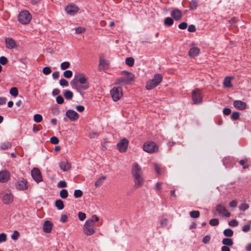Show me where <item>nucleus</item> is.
<instances>
[{
  "label": "nucleus",
  "mask_w": 251,
  "mask_h": 251,
  "mask_svg": "<svg viewBox=\"0 0 251 251\" xmlns=\"http://www.w3.org/2000/svg\"><path fill=\"white\" fill-rule=\"evenodd\" d=\"M55 205L58 210H62L64 207L63 202L61 200H57L55 202Z\"/></svg>",
  "instance_id": "obj_29"
},
{
  "label": "nucleus",
  "mask_w": 251,
  "mask_h": 251,
  "mask_svg": "<svg viewBox=\"0 0 251 251\" xmlns=\"http://www.w3.org/2000/svg\"><path fill=\"white\" fill-rule=\"evenodd\" d=\"M6 235L4 233L0 234V243L5 242L6 241Z\"/></svg>",
  "instance_id": "obj_54"
},
{
  "label": "nucleus",
  "mask_w": 251,
  "mask_h": 251,
  "mask_svg": "<svg viewBox=\"0 0 251 251\" xmlns=\"http://www.w3.org/2000/svg\"><path fill=\"white\" fill-rule=\"evenodd\" d=\"M174 20L171 17H167L165 19L164 23L165 25L168 26H172L174 24Z\"/></svg>",
  "instance_id": "obj_33"
},
{
  "label": "nucleus",
  "mask_w": 251,
  "mask_h": 251,
  "mask_svg": "<svg viewBox=\"0 0 251 251\" xmlns=\"http://www.w3.org/2000/svg\"><path fill=\"white\" fill-rule=\"evenodd\" d=\"M154 169L157 174L160 175L161 174L160 166L158 164H154Z\"/></svg>",
  "instance_id": "obj_59"
},
{
  "label": "nucleus",
  "mask_w": 251,
  "mask_h": 251,
  "mask_svg": "<svg viewBox=\"0 0 251 251\" xmlns=\"http://www.w3.org/2000/svg\"><path fill=\"white\" fill-rule=\"evenodd\" d=\"M63 75L67 78L71 77L73 75V73L71 70H66L63 73Z\"/></svg>",
  "instance_id": "obj_43"
},
{
  "label": "nucleus",
  "mask_w": 251,
  "mask_h": 251,
  "mask_svg": "<svg viewBox=\"0 0 251 251\" xmlns=\"http://www.w3.org/2000/svg\"><path fill=\"white\" fill-rule=\"evenodd\" d=\"M198 6V1L197 0H191L190 1V5L189 6L190 10H195Z\"/></svg>",
  "instance_id": "obj_28"
},
{
  "label": "nucleus",
  "mask_w": 251,
  "mask_h": 251,
  "mask_svg": "<svg viewBox=\"0 0 251 251\" xmlns=\"http://www.w3.org/2000/svg\"><path fill=\"white\" fill-rule=\"evenodd\" d=\"M251 229V226L250 225H246L243 226L242 228L243 231L247 232Z\"/></svg>",
  "instance_id": "obj_62"
},
{
  "label": "nucleus",
  "mask_w": 251,
  "mask_h": 251,
  "mask_svg": "<svg viewBox=\"0 0 251 251\" xmlns=\"http://www.w3.org/2000/svg\"><path fill=\"white\" fill-rule=\"evenodd\" d=\"M2 201L4 203L8 204L13 201V196L10 193H6L3 197Z\"/></svg>",
  "instance_id": "obj_22"
},
{
  "label": "nucleus",
  "mask_w": 251,
  "mask_h": 251,
  "mask_svg": "<svg viewBox=\"0 0 251 251\" xmlns=\"http://www.w3.org/2000/svg\"><path fill=\"white\" fill-rule=\"evenodd\" d=\"M93 220H87L83 227V231L84 233L87 235L90 236L95 233L94 226L93 224Z\"/></svg>",
  "instance_id": "obj_6"
},
{
  "label": "nucleus",
  "mask_w": 251,
  "mask_h": 251,
  "mask_svg": "<svg viewBox=\"0 0 251 251\" xmlns=\"http://www.w3.org/2000/svg\"><path fill=\"white\" fill-rule=\"evenodd\" d=\"M52 227V223L50 221L47 220L43 224V230L45 232L49 233L51 232Z\"/></svg>",
  "instance_id": "obj_21"
},
{
  "label": "nucleus",
  "mask_w": 251,
  "mask_h": 251,
  "mask_svg": "<svg viewBox=\"0 0 251 251\" xmlns=\"http://www.w3.org/2000/svg\"><path fill=\"white\" fill-rule=\"evenodd\" d=\"M122 73V74L126 75L127 77H131L133 78V79H134V75L132 73L127 71H123Z\"/></svg>",
  "instance_id": "obj_53"
},
{
  "label": "nucleus",
  "mask_w": 251,
  "mask_h": 251,
  "mask_svg": "<svg viewBox=\"0 0 251 251\" xmlns=\"http://www.w3.org/2000/svg\"><path fill=\"white\" fill-rule=\"evenodd\" d=\"M31 176L33 179L37 183H39L43 181L41 172L37 168H34L31 171Z\"/></svg>",
  "instance_id": "obj_9"
},
{
  "label": "nucleus",
  "mask_w": 251,
  "mask_h": 251,
  "mask_svg": "<svg viewBox=\"0 0 251 251\" xmlns=\"http://www.w3.org/2000/svg\"><path fill=\"white\" fill-rule=\"evenodd\" d=\"M171 15L176 21H179L182 17V12L179 9L175 8L171 12Z\"/></svg>",
  "instance_id": "obj_17"
},
{
  "label": "nucleus",
  "mask_w": 251,
  "mask_h": 251,
  "mask_svg": "<svg viewBox=\"0 0 251 251\" xmlns=\"http://www.w3.org/2000/svg\"><path fill=\"white\" fill-rule=\"evenodd\" d=\"M33 120L36 123H40L43 120L42 116L39 114H36L34 115Z\"/></svg>",
  "instance_id": "obj_39"
},
{
  "label": "nucleus",
  "mask_w": 251,
  "mask_h": 251,
  "mask_svg": "<svg viewBox=\"0 0 251 251\" xmlns=\"http://www.w3.org/2000/svg\"><path fill=\"white\" fill-rule=\"evenodd\" d=\"M70 84L73 89H76V91L79 92L81 95H82L81 93V91L82 90L81 88H80V85H79L78 80L76 79V75L75 76V78L70 82Z\"/></svg>",
  "instance_id": "obj_14"
},
{
  "label": "nucleus",
  "mask_w": 251,
  "mask_h": 251,
  "mask_svg": "<svg viewBox=\"0 0 251 251\" xmlns=\"http://www.w3.org/2000/svg\"><path fill=\"white\" fill-rule=\"evenodd\" d=\"M163 76L160 74H156L152 79L147 82L146 88L150 90L156 87L162 80Z\"/></svg>",
  "instance_id": "obj_2"
},
{
  "label": "nucleus",
  "mask_w": 251,
  "mask_h": 251,
  "mask_svg": "<svg viewBox=\"0 0 251 251\" xmlns=\"http://www.w3.org/2000/svg\"><path fill=\"white\" fill-rule=\"evenodd\" d=\"M226 209L222 205L219 204H218L216 206V210L219 213V214H223L224 213L225 211H226Z\"/></svg>",
  "instance_id": "obj_30"
},
{
  "label": "nucleus",
  "mask_w": 251,
  "mask_h": 251,
  "mask_svg": "<svg viewBox=\"0 0 251 251\" xmlns=\"http://www.w3.org/2000/svg\"><path fill=\"white\" fill-rule=\"evenodd\" d=\"M19 236V233L18 231L15 230L14 231L13 233L11 235V238L13 240L17 239L18 236Z\"/></svg>",
  "instance_id": "obj_61"
},
{
  "label": "nucleus",
  "mask_w": 251,
  "mask_h": 251,
  "mask_svg": "<svg viewBox=\"0 0 251 251\" xmlns=\"http://www.w3.org/2000/svg\"><path fill=\"white\" fill-rule=\"evenodd\" d=\"M222 244L225 245L224 246H232L233 244V242L231 238H225L223 239Z\"/></svg>",
  "instance_id": "obj_27"
},
{
  "label": "nucleus",
  "mask_w": 251,
  "mask_h": 251,
  "mask_svg": "<svg viewBox=\"0 0 251 251\" xmlns=\"http://www.w3.org/2000/svg\"><path fill=\"white\" fill-rule=\"evenodd\" d=\"M10 95L14 97H16L18 95V90L16 87H12L9 91Z\"/></svg>",
  "instance_id": "obj_40"
},
{
  "label": "nucleus",
  "mask_w": 251,
  "mask_h": 251,
  "mask_svg": "<svg viewBox=\"0 0 251 251\" xmlns=\"http://www.w3.org/2000/svg\"><path fill=\"white\" fill-rule=\"evenodd\" d=\"M5 44L6 48L8 49H12L17 46L15 40L12 38H6Z\"/></svg>",
  "instance_id": "obj_16"
},
{
  "label": "nucleus",
  "mask_w": 251,
  "mask_h": 251,
  "mask_svg": "<svg viewBox=\"0 0 251 251\" xmlns=\"http://www.w3.org/2000/svg\"><path fill=\"white\" fill-rule=\"evenodd\" d=\"M190 217L192 218H197L200 216V213L199 211H192L189 213Z\"/></svg>",
  "instance_id": "obj_37"
},
{
  "label": "nucleus",
  "mask_w": 251,
  "mask_h": 251,
  "mask_svg": "<svg viewBox=\"0 0 251 251\" xmlns=\"http://www.w3.org/2000/svg\"><path fill=\"white\" fill-rule=\"evenodd\" d=\"M18 21L22 24H28L31 20V15L30 13L26 10L21 12L18 15Z\"/></svg>",
  "instance_id": "obj_3"
},
{
  "label": "nucleus",
  "mask_w": 251,
  "mask_h": 251,
  "mask_svg": "<svg viewBox=\"0 0 251 251\" xmlns=\"http://www.w3.org/2000/svg\"><path fill=\"white\" fill-rule=\"evenodd\" d=\"M249 208V205L246 203L241 204L239 206V208L240 209V210L242 211H245L247 210Z\"/></svg>",
  "instance_id": "obj_52"
},
{
  "label": "nucleus",
  "mask_w": 251,
  "mask_h": 251,
  "mask_svg": "<svg viewBox=\"0 0 251 251\" xmlns=\"http://www.w3.org/2000/svg\"><path fill=\"white\" fill-rule=\"evenodd\" d=\"M66 115L71 121H75L79 118L78 114L74 110H67L66 112Z\"/></svg>",
  "instance_id": "obj_12"
},
{
  "label": "nucleus",
  "mask_w": 251,
  "mask_h": 251,
  "mask_svg": "<svg viewBox=\"0 0 251 251\" xmlns=\"http://www.w3.org/2000/svg\"><path fill=\"white\" fill-rule=\"evenodd\" d=\"M10 178V174L7 171L0 172V182L4 183L8 180Z\"/></svg>",
  "instance_id": "obj_18"
},
{
  "label": "nucleus",
  "mask_w": 251,
  "mask_h": 251,
  "mask_svg": "<svg viewBox=\"0 0 251 251\" xmlns=\"http://www.w3.org/2000/svg\"><path fill=\"white\" fill-rule=\"evenodd\" d=\"M110 94L114 101H117L120 100L123 95L121 87H113L110 91Z\"/></svg>",
  "instance_id": "obj_8"
},
{
  "label": "nucleus",
  "mask_w": 251,
  "mask_h": 251,
  "mask_svg": "<svg viewBox=\"0 0 251 251\" xmlns=\"http://www.w3.org/2000/svg\"><path fill=\"white\" fill-rule=\"evenodd\" d=\"M11 144L9 142H3L0 145V148L2 150H7L11 148Z\"/></svg>",
  "instance_id": "obj_31"
},
{
  "label": "nucleus",
  "mask_w": 251,
  "mask_h": 251,
  "mask_svg": "<svg viewBox=\"0 0 251 251\" xmlns=\"http://www.w3.org/2000/svg\"><path fill=\"white\" fill-rule=\"evenodd\" d=\"M63 95L65 99L67 100H71L74 96L73 92L69 90H64Z\"/></svg>",
  "instance_id": "obj_26"
},
{
  "label": "nucleus",
  "mask_w": 251,
  "mask_h": 251,
  "mask_svg": "<svg viewBox=\"0 0 251 251\" xmlns=\"http://www.w3.org/2000/svg\"><path fill=\"white\" fill-rule=\"evenodd\" d=\"M16 187L17 189L24 190L27 188V181L24 179L20 180L16 184Z\"/></svg>",
  "instance_id": "obj_19"
},
{
  "label": "nucleus",
  "mask_w": 251,
  "mask_h": 251,
  "mask_svg": "<svg viewBox=\"0 0 251 251\" xmlns=\"http://www.w3.org/2000/svg\"><path fill=\"white\" fill-rule=\"evenodd\" d=\"M78 218L80 221H83L86 218V214L84 213L79 212L78 214Z\"/></svg>",
  "instance_id": "obj_58"
},
{
  "label": "nucleus",
  "mask_w": 251,
  "mask_h": 251,
  "mask_svg": "<svg viewBox=\"0 0 251 251\" xmlns=\"http://www.w3.org/2000/svg\"><path fill=\"white\" fill-rule=\"evenodd\" d=\"M240 113L238 112H233L231 115V119L232 121H236L239 119Z\"/></svg>",
  "instance_id": "obj_38"
},
{
  "label": "nucleus",
  "mask_w": 251,
  "mask_h": 251,
  "mask_svg": "<svg viewBox=\"0 0 251 251\" xmlns=\"http://www.w3.org/2000/svg\"><path fill=\"white\" fill-rule=\"evenodd\" d=\"M57 186L58 188H65L67 186V184L65 181L61 180L58 183Z\"/></svg>",
  "instance_id": "obj_46"
},
{
  "label": "nucleus",
  "mask_w": 251,
  "mask_h": 251,
  "mask_svg": "<svg viewBox=\"0 0 251 251\" xmlns=\"http://www.w3.org/2000/svg\"><path fill=\"white\" fill-rule=\"evenodd\" d=\"M85 30V28L81 27H77L75 29V33L77 34L82 33L84 32Z\"/></svg>",
  "instance_id": "obj_56"
},
{
  "label": "nucleus",
  "mask_w": 251,
  "mask_h": 251,
  "mask_svg": "<svg viewBox=\"0 0 251 251\" xmlns=\"http://www.w3.org/2000/svg\"><path fill=\"white\" fill-rule=\"evenodd\" d=\"M143 150L148 153H152L158 150V146L153 142H147L143 145Z\"/></svg>",
  "instance_id": "obj_5"
},
{
  "label": "nucleus",
  "mask_w": 251,
  "mask_h": 251,
  "mask_svg": "<svg viewBox=\"0 0 251 251\" xmlns=\"http://www.w3.org/2000/svg\"><path fill=\"white\" fill-rule=\"evenodd\" d=\"M131 174L135 183L134 187L136 188H140L143 184L144 178L141 167L136 162L134 163L132 166Z\"/></svg>",
  "instance_id": "obj_1"
},
{
  "label": "nucleus",
  "mask_w": 251,
  "mask_h": 251,
  "mask_svg": "<svg viewBox=\"0 0 251 251\" xmlns=\"http://www.w3.org/2000/svg\"><path fill=\"white\" fill-rule=\"evenodd\" d=\"M8 59L5 56H1L0 57V64L4 65L7 64Z\"/></svg>",
  "instance_id": "obj_51"
},
{
  "label": "nucleus",
  "mask_w": 251,
  "mask_h": 251,
  "mask_svg": "<svg viewBox=\"0 0 251 251\" xmlns=\"http://www.w3.org/2000/svg\"><path fill=\"white\" fill-rule=\"evenodd\" d=\"M224 235L227 237H231L233 235V231L230 228H226L223 232Z\"/></svg>",
  "instance_id": "obj_32"
},
{
  "label": "nucleus",
  "mask_w": 251,
  "mask_h": 251,
  "mask_svg": "<svg viewBox=\"0 0 251 251\" xmlns=\"http://www.w3.org/2000/svg\"><path fill=\"white\" fill-rule=\"evenodd\" d=\"M56 101L58 104H61L64 103V100L62 96H61V95H58L56 98Z\"/></svg>",
  "instance_id": "obj_48"
},
{
  "label": "nucleus",
  "mask_w": 251,
  "mask_h": 251,
  "mask_svg": "<svg viewBox=\"0 0 251 251\" xmlns=\"http://www.w3.org/2000/svg\"><path fill=\"white\" fill-rule=\"evenodd\" d=\"M188 30L189 32H193L196 31V27L193 25H190L188 28Z\"/></svg>",
  "instance_id": "obj_63"
},
{
  "label": "nucleus",
  "mask_w": 251,
  "mask_h": 251,
  "mask_svg": "<svg viewBox=\"0 0 251 251\" xmlns=\"http://www.w3.org/2000/svg\"><path fill=\"white\" fill-rule=\"evenodd\" d=\"M51 72V70L49 67H45L43 69V73L46 75H49Z\"/></svg>",
  "instance_id": "obj_50"
},
{
  "label": "nucleus",
  "mask_w": 251,
  "mask_h": 251,
  "mask_svg": "<svg viewBox=\"0 0 251 251\" xmlns=\"http://www.w3.org/2000/svg\"><path fill=\"white\" fill-rule=\"evenodd\" d=\"M223 163L226 168L231 167L233 165V158L229 156L225 157L223 159Z\"/></svg>",
  "instance_id": "obj_20"
},
{
  "label": "nucleus",
  "mask_w": 251,
  "mask_h": 251,
  "mask_svg": "<svg viewBox=\"0 0 251 251\" xmlns=\"http://www.w3.org/2000/svg\"><path fill=\"white\" fill-rule=\"evenodd\" d=\"M231 112V109L229 108H225L223 110V113L225 115H228Z\"/></svg>",
  "instance_id": "obj_64"
},
{
  "label": "nucleus",
  "mask_w": 251,
  "mask_h": 251,
  "mask_svg": "<svg viewBox=\"0 0 251 251\" xmlns=\"http://www.w3.org/2000/svg\"><path fill=\"white\" fill-rule=\"evenodd\" d=\"M133 80L131 77H121L116 79L115 83L120 85L128 84L130 81Z\"/></svg>",
  "instance_id": "obj_11"
},
{
  "label": "nucleus",
  "mask_w": 251,
  "mask_h": 251,
  "mask_svg": "<svg viewBox=\"0 0 251 251\" xmlns=\"http://www.w3.org/2000/svg\"><path fill=\"white\" fill-rule=\"evenodd\" d=\"M233 77L231 76H226L224 80V85L226 88H231L232 87V85L231 83V80Z\"/></svg>",
  "instance_id": "obj_24"
},
{
  "label": "nucleus",
  "mask_w": 251,
  "mask_h": 251,
  "mask_svg": "<svg viewBox=\"0 0 251 251\" xmlns=\"http://www.w3.org/2000/svg\"><path fill=\"white\" fill-rule=\"evenodd\" d=\"M83 195V192L81 190L77 189L74 191V196L75 198L81 197Z\"/></svg>",
  "instance_id": "obj_42"
},
{
  "label": "nucleus",
  "mask_w": 251,
  "mask_h": 251,
  "mask_svg": "<svg viewBox=\"0 0 251 251\" xmlns=\"http://www.w3.org/2000/svg\"><path fill=\"white\" fill-rule=\"evenodd\" d=\"M228 225L231 226H236L238 225V222L236 220H232L228 223Z\"/></svg>",
  "instance_id": "obj_57"
},
{
  "label": "nucleus",
  "mask_w": 251,
  "mask_h": 251,
  "mask_svg": "<svg viewBox=\"0 0 251 251\" xmlns=\"http://www.w3.org/2000/svg\"><path fill=\"white\" fill-rule=\"evenodd\" d=\"M126 63L129 67H132L134 63V60L132 57H127L126 59Z\"/></svg>",
  "instance_id": "obj_36"
},
{
  "label": "nucleus",
  "mask_w": 251,
  "mask_h": 251,
  "mask_svg": "<svg viewBox=\"0 0 251 251\" xmlns=\"http://www.w3.org/2000/svg\"><path fill=\"white\" fill-rule=\"evenodd\" d=\"M168 225V220L166 218H163L160 221V226L162 228L167 227Z\"/></svg>",
  "instance_id": "obj_41"
},
{
  "label": "nucleus",
  "mask_w": 251,
  "mask_h": 251,
  "mask_svg": "<svg viewBox=\"0 0 251 251\" xmlns=\"http://www.w3.org/2000/svg\"><path fill=\"white\" fill-rule=\"evenodd\" d=\"M200 49L196 47L191 48L189 52V55L191 57H194L197 56L200 53Z\"/></svg>",
  "instance_id": "obj_23"
},
{
  "label": "nucleus",
  "mask_w": 251,
  "mask_h": 251,
  "mask_svg": "<svg viewBox=\"0 0 251 251\" xmlns=\"http://www.w3.org/2000/svg\"><path fill=\"white\" fill-rule=\"evenodd\" d=\"M50 142L52 144L56 145L59 143V140L58 138L57 137H56V136H52L50 139Z\"/></svg>",
  "instance_id": "obj_49"
},
{
  "label": "nucleus",
  "mask_w": 251,
  "mask_h": 251,
  "mask_svg": "<svg viewBox=\"0 0 251 251\" xmlns=\"http://www.w3.org/2000/svg\"><path fill=\"white\" fill-rule=\"evenodd\" d=\"M70 63L69 62H63L61 64L60 67L62 70H65L68 69L70 66Z\"/></svg>",
  "instance_id": "obj_45"
},
{
  "label": "nucleus",
  "mask_w": 251,
  "mask_h": 251,
  "mask_svg": "<svg viewBox=\"0 0 251 251\" xmlns=\"http://www.w3.org/2000/svg\"><path fill=\"white\" fill-rule=\"evenodd\" d=\"M192 99L195 104H200L202 102V96L200 89L196 88L192 91Z\"/></svg>",
  "instance_id": "obj_4"
},
{
  "label": "nucleus",
  "mask_w": 251,
  "mask_h": 251,
  "mask_svg": "<svg viewBox=\"0 0 251 251\" xmlns=\"http://www.w3.org/2000/svg\"><path fill=\"white\" fill-rule=\"evenodd\" d=\"M59 84L63 87H67L69 85L68 82L64 78H62L60 80Z\"/></svg>",
  "instance_id": "obj_47"
},
{
  "label": "nucleus",
  "mask_w": 251,
  "mask_h": 251,
  "mask_svg": "<svg viewBox=\"0 0 251 251\" xmlns=\"http://www.w3.org/2000/svg\"><path fill=\"white\" fill-rule=\"evenodd\" d=\"M60 168L63 171H67L71 168V164L67 162H61L59 164Z\"/></svg>",
  "instance_id": "obj_25"
},
{
  "label": "nucleus",
  "mask_w": 251,
  "mask_h": 251,
  "mask_svg": "<svg viewBox=\"0 0 251 251\" xmlns=\"http://www.w3.org/2000/svg\"><path fill=\"white\" fill-rule=\"evenodd\" d=\"M219 224V220L217 219H212L209 221V224L212 226H217Z\"/></svg>",
  "instance_id": "obj_44"
},
{
  "label": "nucleus",
  "mask_w": 251,
  "mask_h": 251,
  "mask_svg": "<svg viewBox=\"0 0 251 251\" xmlns=\"http://www.w3.org/2000/svg\"><path fill=\"white\" fill-rule=\"evenodd\" d=\"M128 144V141L126 138H123L117 143V148L121 152L126 151L127 150Z\"/></svg>",
  "instance_id": "obj_10"
},
{
  "label": "nucleus",
  "mask_w": 251,
  "mask_h": 251,
  "mask_svg": "<svg viewBox=\"0 0 251 251\" xmlns=\"http://www.w3.org/2000/svg\"><path fill=\"white\" fill-rule=\"evenodd\" d=\"M233 105L235 108L240 110H245L247 107L246 103L240 100H234Z\"/></svg>",
  "instance_id": "obj_15"
},
{
  "label": "nucleus",
  "mask_w": 251,
  "mask_h": 251,
  "mask_svg": "<svg viewBox=\"0 0 251 251\" xmlns=\"http://www.w3.org/2000/svg\"><path fill=\"white\" fill-rule=\"evenodd\" d=\"M59 195L61 198L62 199H66L68 196V192L66 189H62L60 191Z\"/></svg>",
  "instance_id": "obj_35"
},
{
  "label": "nucleus",
  "mask_w": 251,
  "mask_h": 251,
  "mask_svg": "<svg viewBox=\"0 0 251 251\" xmlns=\"http://www.w3.org/2000/svg\"><path fill=\"white\" fill-rule=\"evenodd\" d=\"M78 9V7L76 5L71 4L66 7L65 11L68 14L73 15L77 12Z\"/></svg>",
  "instance_id": "obj_13"
},
{
  "label": "nucleus",
  "mask_w": 251,
  "mask_h": 251,
  "mask_svg": "<svg viewBox=\"0 0 251 251\" xmlns=\"http://www.w3.org/2000/svg\"><path fill=\"white\" fill-rule=\"evenodd\" d=\"M105 176H102L100 177L95 183V186L96 187L100 186L101 184H102L104 181V180L106 179Z\"/></svg>",
  "instance_id": "obj_34"
},
{
  "label": "nucleus",
  "mask_w": 251,
  "mask_h": 251,
  "mask_svg": "<svg viewBox=\"0 0 251 251\" xmlns=\"http://www.w3.org/2000/svg\"><path fill=\"white\" fill-rule=\"evenodd\" d=\"M76 76V79L80 85L82 90H85L89 87V83L87 81L88 78L84 76L81 74H78Z\"/></svg>",
  "instance_id": "obj_7"
},
{
  "label": "nucleus",
  "mask_w": 251,
  "mask_h": 251,
  "mask_svg": "<svg viewBox=\"0 0 251 251\" xmlns=\"http://www.w3.org/2000/svg\"><path fill=\"white\" fill-rule=\"evenodd\" d=\"M187 24L186 22H182L178 25V27L179 29H185L187 28Z\"/></svg>",
  "instance_id": "obj_55"
},
{
  "label": "nucleus",
  "mask_w": 251,
  "mask_h": 251,
  "mask_svg": "<svg viewBox=\"0 0 251 251\" xmlns=\"http://www.w3.org/2000/svg\"><path fill=\"white\" fill-rule=\"evenodd\" d=\"M210 240V236L209 235L205 236L202 239V242L204 244L208 243Z\"/></svg>",
  "instance_id": "obj_60"
}]
</instances>
